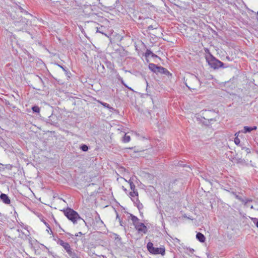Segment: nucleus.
<instances>
[{
  "label": "nucleus",
  "instance_id": "32",
  "mask_svg": "<svg viewBox=\"0 0 258 258\" xmlns=\"http://www.w3.org/2000/svg\"><path fill=\"white\" fill-rule=\"evenodd\" d=\"M82 233L81 232H78L77 234H76V236H79L80 235H82Z\"/></svg>",
  "mask_w": 258,
  "mask_h": 258
},
{
  "label": "nucleus",
  "instance_id": "36",
  "mask_svg": "<svg viewBox=\"0 0 258 258\" xmlns=\"http://www.w3.org/2000/svg\"><path fill=\"white\" fill-rule=\"evenodd\" d=\"M20 9H21V12H25V11L23 9H22V8H21V7H20Z\"/></svg>",
  "mask_w": 258,
  "mask_h": 258
},
{
  "label": "nucleus",
  "instance_id": "8",
  "mask_svg": "<svg viewBox=\"0 0 258 258\" xmlns=\"http://www.w3.org/2000/svg\"><path fill=\"white\" fill-rule=\"evenodd\" d=\"M190 80L196 84L198 88H199L201 86V82L199 79L195 75H191L190 76Z\"/></svg>",
  "mask_w": 258,
  "mask_h": 258
},
{
  "label": "nucleus",
  "instance_id": "34",
  "mask_svg": "<svg viewBox=\"0 0 258 258\" xmlns=\"http://www.w3.org/2000/svg\"><path fill=\"white\" fill-rule=\"evenodd\" d=\"M97 2H98L101 6H103V3L101 2V0H97Z\"/></svg>",
  "mask_w": 258,
  "mask_h": 258
},
{
  "label": "nucleus",
  "instance_id": "15",
  "mask_svg": "<svg viewBox=\"0 0 258 258\" xmlns=\"http://www.w3.org/2000/svg\"><path fill=\"white\" fill-rule=\"evenodd\" d=\"M68 254L71 258H80L77 254L72 250V249L68 251Z\"/></svg>",
  "mask_w": 258,
  "mask_h": 258
},
{
  "label": "nucleus",
  "instance_id": "19",
  "mask_svg": "<svg viewBox=\"0 0 258 258\" xmlns=\"http://www.w3.org/2000/svg\"><path fill=\"white\" fill-rule=\"evenodd\" d=\"M128 183H130L131 190L132 191L136 190L135 185L134 184V183L132 181H131V180H130L128 181Z\"/></svg>",
  "mask_w": 258,
  "mask_h": 258
},
{
  "label": "nucleus",
  "instance_id": "3",
  "mask_svg": "<svg viewBox=\"0 0 258 258\" xmlns=\"http://www.w3.org/2000/svg\"><path fill=\"white\" fill-rule=\"evenodd\" d=\"M147 247L149 251L152 254H161L162 255H164L165 254V249L164 248L154 247L153 246V244L151 242L148 243Z\"/></svg>",
  "mask_w": 258,
  "mask_h": 258
},
{
  "label": "nucleus",
  "instance_id": "12",
  "mask_svg": "<svg viewBox=\"0 0 258 258\" xmlns=\"http://www.w3.org/2000/svg\"><path fill=\"white\" fill-rule=\"evenodd\" d=\"M95 221L99 225V227H101L104 225V223L101 220L100 216L98 213H97V216L95 217Z\"/></svg>",
  "mask_w": 258,
  "mask_h": 258
},
{
  "label": "nucleus",
  "instance_id": "9",
  "mask_svg": "<svg viewBox=\"0 0 258 258\" xmlns=\"http://www.w3.org/2000/svg\"><path fill=\"white\" fill-rule=\"evenodd\" d=\"M160 67L157 66L154 63H150L149 64V69L154 73H158L159 69Z\"/></svg>",
  "mask_w": 258,
  "mask_h": 258
},
{
  "label": "nucleus",
  "instance_id": "41",
  "mask_svg": "<svg viewBox=\"0 0 258 258\" xmlns=\"http://www.w3.org/2000/svg\"><path fill=\"white\" fill-rule=\"evenodd\" d=\"M122 188H123V189H124V190H126L125 188H124V186H122Z\"/></svg>",
  "mask_w": 258,
  "mask_h": 258
},
{
  "label": "nucleus",
  "instance_id": "6",
  "mask_svg": "<svg viewBox=\"0 0 258 258\" xmlns=\"http://www.w3.org/2000/svg\"><path fill=\"white\" fill-rule=\"evenodd\" d=\"M158 73L165 74L168 77V78H170L172 76V74L170 73L166 68L162 67H160Z\"/></svg>",
  "mask_w": 258,
  "mask_h": 258
},
{
  "label": "nucleus",
  "instance_id": "7",
  "mask_svg": "<svg viewBox=\"0 0 258 258\" xmlns=\"http://www.w3.org/2000/svg\"><path fill=\"white\" fill-rule=\"evenodd\" d=\"M0 199L5 204H9L11 203V200L9 197L6 194L3 193L1 194Z\"/></svg>",
  "mask_w": 258,
  "mask_h": 258
},
{
  "label": "nucleus",
  "instance_id": "14",
  "mask_svg": "<svg viewBox=\"0 0 258 258\" xmlns=\"http://www.w3.org/2000/svg\"><path fill=\"white\" fill-rule=\"evenodd\" d=\"M184 252L186 254H187L190 256H191L194 253V252L195 251L194 249L192 248H191L186 247V248H184Z\"/></svg>",
  "mask_w": 258,
  "mask_h": 258
},
{
  "label": "nucleus",
  "instance_id": "25",
  "mask_svg": "<svg viewBox=\"0 0 258 258\" xmlns=\"http://www.w3.org/2000/svg\"><path fill=\"white\" fill-rule=\"evenodd\" d=\"M81 149L83 151H84V152H86L87 151H88V147L87 145H83L81 146L80 147Z\"/></svg>",
  "mask_w": 258,
  "mask_h": 258
},
{
  "label": "nucleus",
  "instance_id": "44",
  "mask_svg": "<svg viewBox=\"0 0 258 258\" xmlns=\"http://www.w3.org/2000/svg\"><path fill=\"white\" fill-rule=\"evenodd\" d=\"M0 165H2L1 163H0Z\"/></svg>",
  "mask_w": 258,
  "mask_h": 258
},
{
  "label": "nucleus",
  "instance_id": "11",
  "mask_svg": "<svg viewBox=\"0 0 258 258\" xmlns=\"http://www.w3.org/2000/svg\"><path fill=\"white\" fill-rule=\"evenodd\" d=\"M257 127L256 126H254L253 127H249L247 126H245L243 127V130H242V132L243 133H249L252 131L256 130Z\"/></svg>",
  "mask_w": 258,
  "mask_h": 258
},
{
  "label": "nucleus",
  "instance_id": "30",
  "mask_svg": "<svg viewBox=\"0 0 258 258\" xmlns=\"http://www.w3.org/2000/svg\"><path fill=\"white\" fill-rule=\"evenodd\" d=\"M185 85L189 89H192V90H197V88L196 87V86H194L193 88H191L189 86H187V84L185 83Z\"/></svg>",
  "mask_w": 258,
  "mask_h": 258
},
{
  "label": "nucleus",
  "instance_id": "23",
  "mask_svg": "<svg viewBox=\"0 0 258 258\" xmlns=\"http://www.w3.org/2000/svg\"><path fill=\"white\" fill-rule=\"evenodd\" d=\"M232 194L235 196V197L236 199L238 200L239 201L241 202H244V200L240 196L237 195L234 192H232Z\"/></svg>",
  "mask_w": 258,
  "mask_h": 258
},
{
  "label": "nucleus",
  "instance_id": "29",
  "mask_svg": "<svg viewBox=\"0 0 258 258\" xmlns=\"http://www.w3.org/2000/svg\"><path fill=\"white\" fill-rule=\"evenodd\" d=\"M137 207L139 210H140L143 208V206L142 204L140 203L139 202V204L137 206Z\"/></svg>",
  "mask_w": 258,
  "mask_h": 258
},
{
  "label": "nucleus",
  "instance_id": "13",
  "mask_svg": "<svg viewBox=\"0 0 258 258\" xmlns=\"http://www.w3.org/2000/svg\"><path fill=\"white\" fill-rule=\"evenodd\" d=\"M197 239L201 242H204L206 240L205 236L201 233L198 232L196 235Z\"/></svg>",
  "mask_w": 258,
  "mask_h": 258
},
{
  "label": "nucleus",
  "instance_id": "21",
  "mask_svg": "<svg viewBox=\"0 0 258 258\" xmlns=\"http://www.w3.org/2000/svg\"><path fill=\"white\" fill-rule=\"evenodd\" d=\"M32 109L34 112L39 113L40 112V108L38 106H33Z\"/></svg>",
  "mask_w": 258,
  "mask_h": 258
},
{
  "label": "nucleus",
  "instance_id": "5",
  "mask_svg": "<svg viewBox=\"0 0 258 258\" xmlns=\"http://www.w3.org/2000/svg\"><path fill=\"white\" fill-rule=\"evenodd\" d=\"M29 21L26 18H22L20 21H16L15 25L16 26L20 27L21 28L23 29L26 27L27 25L29 24Z\"/></svg>",
  "mask_w": 258,
  "mask_h": 258
},
{
  "label": "nucleus",
  "instance_id": "22",
  "mask_svg": "<svg viewBox=\"0 0 258 258\" xmlns=\"http://www.w3.org/2000/svg\"><path fill=\"white\" fill-rule=\"evenodd\" d=\"M153 54V52L149 49H147L145 52V56L147 57H149L150 55H152Z\"/></svg>",
  "mask_w": 258,
  "mask_h": 258
},
{
  "label": "nucleus",
  "instance_id": "20",
  "mask_svg": "<svg viewBox=\"0 0 258 258\" xmlns=\"http://www.w3.org/2000/svg\"><path fill=\"white\" fill-rule=\"evenodd\" d=\"M130 195L132 197H138V192L137 190H133V191L130 192Z\"/></svg>",
  "mask_w": 258,
  "mask_h": 258
},
{
  "label": "nucleus",
  "instance_id": "17",
  "mask_svg": "<svg viewBox=\"0 0 258 258\" xmlns=\"http://www.w3.org/2000/svg\"><path fill=\"white\" fill-rule=\"evenodd\" d=\"M62 247L66 250L67 253L68 252V251H70L72 249L70 244L68 242H66V243L64 244L63 246H62Z\"/></svg>",
  "mask_w": 258,
  "mask_h": 258
},
{
  "label": "nucleus",
  "instance_id": "18",
  "mask_svg": "<svg viewBox=\"0 0 258 258\" xmlns=\"http://www.w3.org/2000/svg\"><path fill=\"white\" fill-rule=\"evenodd\" d=\"M131 138L130 136L127 135L126 134H125L124 136L123 137L122 139V141L124 143H128L130 141Z\"/></svg>",
  "mask_w": 258,
  "mask_h": 258
},
{
  "label": "nucleus",
  "instance_id": "10",
  "mask_svg": "<svg viewBox=\"0 0 258 258\" xmlns=\"http://www.w3.org/2000/svg\"><path fill=\"white\" fill-rule=\"evenodd\" d=\"M97 102L101 104V105H102L104 107H106L107 108H108L110 112H113L114 111H115V109L113 108V107H111L108 104L106 103H105V102H103L100 100H98Z\"/></svg>",
  "mask_w": 258,
  "mask_h": 258
},
{
  "label": "nucleus",
  "instance_id": "28",
  "mask_svg": "<svg viewBox=\"0 0 258 258\" xmlns=\"http://www.w3.org/2000/svg\"><path fill=\"white\" fill-rule=\"evenodd\" d=\"M58 67H59L60 68H61L62 69V70L64 71V72L65 73V74L67 75L69 73V72L68 71L67 69H66V68L63 67L62 66H60V65H58Z\"/></svg>",
  "mask_w": 258,
  "mask_h": 258
},
{
  "label": "nucleus",
  "instance_id": "26",
  "mask_svg": "<svg viewBox=\"0 0 258 258\" xmlns=\"http://www.w3.org/2000/svg\"><path fill=\"white\" fill-rule=\"evenodd\" d=\"M118 80H120V82H121V84H122V85H123L125 87H126V88H128V89H130V90H132V89H131V88H129V87H128V86H127V85H126L124 83V81H123V79H122V78H121L120 77H119L118 78Z\"/></svg>",
  "mask_w": 258,
  "mask_h": 258
},
{
  "label": "nucleus",
  "instance_id": "24",
  "mask_svg": "<svg viewBox=\"0 0 258 258\" xmlns=\"http://www.w3.org/2000/svg\"><path fill=\"white\" fill-rule=\"evenodd\" d=\"M56 242L58 244H59L60 245H61L62 246H63L64 244L66 242L63 241L62 240H61L60 239H58Z\"/></svg>",
  "mask_w": 258,
  "mask_h": 258
},
{
  "label": "nucleus",
  "instance_id": "31",
  "mask_svg": "<svg viewBox=\"0 0 258 258\" xmlns=\"http://www.w3.org/2000/svg\"><path fill=\"white\" fill-rule=\"evenodd\" d=\"M252 200L250 199H245L244 200V202H242L243 203H244L245 204H247L249 202H251Z\"/></svg>",
  "mask_w": 258,
  "mask_h": 258
},
{
  "label": "nucleus",
  "instance_id": "45",
  "mask_svg": "<svg viewBox=\"0 0 258 258\" xmlns=\"http://www.w3.org/2000/svg\"><path fill=\"white\" fill-rule=\"evenodd\" d=\"M257 15H258V11H257Z\"/></svg>",
  "mask_w": 258,
  "mask_h": 258
},
{
  "label": "nucleus",
  "instance_id": "16",
  "mask_svg": "<svg viewBox=\"0 0 258 258\" xmlns=\"http://www.w3.org/2000/svg\"><path fill=\"white\" fill-rule=\"evenodd\" d=\"M131 220L134 226L140 222L139 219L136 216L131 215Z\"/></svg>",
  "mask_w": 258,
  "mask_h": 258
},
{
  "label": "nucleus",
  "instance_id": "35",
  "mask_svg": "<svg viewBox=\"0 0 258 258\" xmlns=\"http://www.w3.org/2000/svg\"><path fill=\"white\" fill-rule=\"evenodd\" d=\"M245 150L247 152V153H249L250 152L248 148H246Z\"/></svg>",
  "mask_w": 258,
  "mask_h": 258
},
{
  "label": "nucleus",
  "instance_id": "2",
  "mask_svg": "<svg viewBox=\"0 0 258 258\" xmlns=\"http://www.w3.org/2000/svg\"><path fill=\"white\" fill-rule=\"evenodd\" d=\"M206 60L211 67L214 69L224 67V63L221 61L217 59L210 53L209 55L206 56Z\"/></svg>",
  "mask_w": 258,
  "mask_h": 258
},
{
  "label": "nucleus",
  "instance_id": "38",
  "mask_svg": "<svg viewBox=\"0 0 258 258\" xmlns=\"http://www.w3.org/2000/svg\"><path fill=\"white\" fill-rule=\"evenodd\" d=\"M256 226L258 228V221H257V222L256 223Z\"/></svg>",
  "mask_w": 258,
  "mask_h": 258
},
{
  "label": "nucleus",
  "instance_id": "27",
  "mask_svg": "<svg viewBox=\"0 0 258 258\" xmlns=\"http://www.w3.org/2000/svg\"><path fill=\"white\" fill-rule=\"evenodd\" d=\"M234 143L236 145H239L240 141V139L237 137H236L234 139Z\"/></svg>",
  "mask_w": 258,
  "mask_h": 258
},
{
  "label": "nucleus",
  "instance_id": "1",
  "mask_svg": "<svg viewBox=\"0 0 258 258\" xmlns=\"http://www.w3.org/2000/svg\"><path fill=\"white\" fill-rule=\"evenodd\" d=\"M64 214L74 224L77 223L78 220L82 219L77 212L71 208L64 210Z\"/></svg>",
  "mask_w": 258,
  "mask_h": 258
},
{
  "label": "nucleus",
  "instance_id": "39",
  "mask_svg": "<svg viewBox=\"0 0 258 258\" xmlns=\"http://www.w3.org/2000/svg\"><path fill=\"white\" fill-rule=\"evenodd\" d=\"M47 226V227H48V228H49V229L50 230H51V229H50V227H49V225H48V226ZM50 231H51V230H50ZM51 233H52V231H51Z\"/></svg>",
  "mask_w": 258,
  "mask_h": 258
},
{
  "label": "nucleus",
  "instance_id": "33",
  "mask_svg": "<svg viewBox=\"0 0 258 258\" xmlns=\"http://www.w3.org/2000/svg\"><path fill=\"white\" fill-rule=\"evenodd\" d=\"M151 56L153 58H155V57H158V56L156 54H155L154 53H153V54H152Z\"/></svg>",
  "mask_w": 258,
  "mask_h": 258
},
{
  "label": "nucleus",
  "instance_id": "42",
  "mask_svg": "<svg viewBox=\"0 0 258 258\" xmlns=\"http://www.w3.org/2000/svg\"><path fill=\"white\" fill-rule=\"evenodd\" d=\"M122 188H123V189H124V190H126L125 188H124V186H122Z\"/></svg>",
  "mask_w": 258,
  "mask_h": 258
},
{
  "label": "nucleus",
  "instance_id": "37",
  "mask_svg": "<svg viewBox=\"0 0 258 258\" xmlns=\"http://www.w3.org/2000/svg\"><path fill=\"white\" fill-rule=\"evenodd\" d=\"M239 132H238V133H235V136L236 137H237V136L238 137V134H239Z\"/></svg>",
  "mask_w": 258,
  "mask_h": 258
},
{
  "label": "nucleus",
  "instance_id": "43",
  "mask_svg": "<svg viewBox=\"0 0 258 258\" xmlns=\"http://www.w3.org/2000/svg\"><path fill=\"white\" fill-rule=\"evenodd\" d=\"M83 220V222H85V224H86V223L85 222V220Z\"/></svg>",
  "mask_w": 258,
  "mask_h": 258
},
{
  "label": "nucleus",
  "instance_id": "40",
  "mask_svg": "<svg viewBox=\"0 0 258 258\" xmlns=\"http://www.w3.org/2000/svg\"><path fill=\"white\" fill-rule=\"evenodd\" d=\"M250 208H251V209H253V206L252 205V206H251Z\"/></svg>",
  "mask_w": 258,
  "mask_h": 258
},
{
  "label": "nucleus",
  "instance_id": "4",
  "mask_svg": "<svg viewBox=\"0 0 258 258\" xmlns=\"http://www.w3.org/2000/svg\"><path fill=\"white\" fill-rule=\"evenodd\" d=\"M136 229L139 233H146L147 232V228L143 223L139 222L135 225Z\"/></svg>",
  "mask_w": 258,
  "mask_h": 258
}]
</instances>
